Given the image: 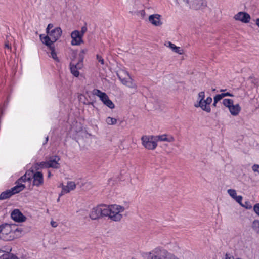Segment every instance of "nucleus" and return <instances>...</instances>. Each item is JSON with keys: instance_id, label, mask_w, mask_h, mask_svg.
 I'll list each match as a JSON object with an SVG mask.
<instances>
[{"instance_id": "1", "label": "nucleus", "mask_w": 259, "mask_h": 259, "mask_svg": "<svg viewBox=\"0 0 259 259\" xmlns=\"http://www.w3.org/2000/svg\"><path fill=\"white\" fill-rule=\"evenodd\" d=\"M22 229L15 225L7 223L0 225V239L4 241H11L20 237Z\"/></svg>"}, {"instance_id": "2", "label": "nucleus", "mask_w": 259, "mask_h": 259, "mask_svg": "<svg viewBox=\"0 0 259 259\" xmlns=\"http://www.w3.org/2000/svg\"><path fill=\"white\" fill-rule=\"evenodd\" d=\"M124 208L122 206L113 205L110 206L101 205V217H108L114 221H120L122 215L120 213L124 211Z\"/></svg>"}, {"instance_id": "3", "label": "nucleus", "mask_w": 259, "mask_h": 259, "mask_svg": "<svg viewBox=\"0 0 259 259\" xmlns=\"http://www.w3.org/2000/svg\"><path fill=\"white\" fill-rule=\"evenodd\" d=\"M62 31L60 27H56L48 32L47 35L44 36L41 34L40 38L43 44L47 46H50V45H54L61 36Z\"/></svg>"}, {"instance_id": "4", "label": "nucleus", "mask_w": 259, "mask_h": 259, "mask_svg": "<svg viewBox=\"0 0 259 259\" xmlns=\"http://www.w3.org/2000/svg\"><path fill=\"white\" fill-rule=\"evenodd\" d=\"M223 104L227 107L231 114L233 116H237L239 114L241 108L238 104L234 105V101L232 99H225L223 100Z\"/></svg>"}, {"instance_id": "5", "label": "nucleus", "mask_w": 259, "mask_h": 259, "mask_svg": "<svg viewBox=\"0 0 259 259\" xmlns=\"http://www.w3.org/2000/svg\"><path fill=\"white\" fill-rule=\"evenodd\" d=\"M187 8L195 10L201 9L206 6L205 0H183Z\"/></svg>"}, {"instance_id": "6", "label": "nucleus", "mask_w": 259, "mask_h": 259, "mask_svg": "<svg viewBox=\"0 0 259 259\" xmlns=\"http://www.w3.org/2000/svg\"><path fill=\"white\" fill-rule=\"evenodd\" d=\"M141 141L143 146L149 150H154L157 146L154 136H143L141 137Z\"/></svg>"}, {"instance_id": "7", "label": "nucleus", "mask_w": 259, "mask_h": 259, "mask_svg": "<svg viewBox=\"0 0 259 259\" xmlns=\"http://www.w3.org/2000/svg\"><path fill=\"white\" fill-rule=\"evenodd\" d=\"M70 66L71 73L75 77L78 76L79 72L78 70L82 68L83 66L82 55L79 54V59L77 63L72 61L70 64Z\"/></svg>"}, {"instance_id": "8", "label": "nucleus", "mask_w": 259, "mask_h": 259, "mask_svg": "<svg viewBox=\"0 0 259 259\" xmlns=\"http://www.w3.org/2000/svg\"><path fill=\"white\" fill-rule=\"evenodd\" d=\"M205 93L204 91L200 92L198 94V100L199 101L198 103L195 104V107H200L203 110L209 113L211 111L210 106H207L206 105L203 104V102L204 100Z\"/></svg>"}, {"instance_id": "9", "label": "nucleus", "mask_w": 259, "mask_h": 259, "mask_svg": "<svg viewBox=\"0 0 259 259\" xmlns=\"http://www.w3.org/2000/svg\"><path fill=\"white\" fill-rule=\"evenodd\" d=\"M12 219L18 222H23L26 220V217L18 209H14L11 214Z\"/></svg>"}, {"instance_id": "10", "label": "nucleus", "mask_w": 259, "mask_h": 259, "mask_svg": "<svg viewBox=\"0 0 259 259\" xmlns=\"http://www.w3.org/2000/svg\"><path fill=\"white\" fill-rule=\"evenodd\" d=\"M153 254L150 259H164L167 251L159 248H155L152 251Z\"/></svg>"}, {"instance_id": "11", "label": "nucleus", "mask_w": 259, "mask_h": 259, "mask_svg": "<svg viewBox=\"0 0 259 259\" xmlns=\"http://www.w3.org/2000/svg\"><path fill=\"white\" fill-rule=\"evenodd\" d=\"M72 39L71 44L72 45H79L83 42L82 37L80 35L79 31L77 30L73 31L71 34Z\"/></svg>"}, {"instance_id": "12", "label": "nucleus", "mask_w": 259, "mask_h": 259, "mask_svg": "<svg viewBox=\"0 0 259 259\" xmlns=\"http://www.w3.org/2000/svg\"><path fill=\"white\" fill-rule=\"evenodd\" d=\"M161 16L159 14H152L149 16V21L155 26H160L162 24L161 21Z\"/></svg>"}, {"instance_id": "13", "label": "nucleus", "mask_w": 259, "mask_h": 259, "mask_svg": "<svg viewBox=\"0 0 259 259\" xmlns=\"http://www.w3.org/2000/svg\"><path fill=\"white\" fill-rule=\"evenodd\" d=\"M234 19L243 23H248L250 19V16L246 12H240L235 15Z\"/></svg>"}, {"instance_id": "14", "label": "nucleus", "mask_w": 259, "mask_h": 259, "mask_svg": "<svg viewBox=\"0 0 259 259\" xmlns=\"http://www.w3.org/2000/svg\"><path fill=\"white\" fill-rule=\"evenodd\" d=\"M60 158L59 156L55 155L51 157L48 161L49 167L58 169L60 167V164L58 162Z\"/></svg>"}, {"instance_id": "15", "label": "nucleus", "mask_w": 259, "mask_h": 259, "mask_svg": "<svg viewBox=\"0 0 259 259\" xmlns=\"http://www.w3.org/2000/svg\"><path fill=\"white\" fill-rule=\"evenodd\" d=\"M33 178V185L38 187L44 183L43 174L41 172L37 171L34 174Z\"/></svg>"}, {"instance_id": "16", "label": "nucleus", "mask_w": 259, "mask_h": 259, "mask_svg": "<svg viewBox=\"0 0 259 259\" xmlns=\"http://www.w3.org/2000/svg\"><path fill=\"white\" fill-rule=\"evenodd\" d=\"M101 205H99L92 209L90 214V217L92 220H96L101 218Z\"/></svg>"}, {"instance_id": "17", "label": "nucleus", "mask_w": 259, "mask_h": 259, "mask_svg": "<svg viewBox=\"0 0 259 259\" xmlns=\"http://www.w3.org/2000/svg\"><path fill=\"white\" fill-rule=\"evenodd\" d=\"M154 138L156 142L158 141H167L168 142H172L175 141V138L173 136L169 135H166V134H163L162 135H158V136H154Z\"/></svg>"}, {"instance_id": "18", "label": "nucleus", "mask_w": 259, "mask_h": 259, "mask_svg": "<svg viewBox=\"0 0 259 259\" xmlns=\"http://www.w3.org/2000/svg\"><path fill=\"white\" fill-rule=\"evenodd\" d=\"M100 100L102 101L104 105L108 107L110 109H113L115 107L114 103L112 101L109 99L107 95L105 93L104 96L100 98Z\"/></svg>"}, {"instance_id": "19", "label": "nucleus", "mask_w": 259, "mask_h": 259, "mask_svg": "<svg viewBox=\"0 0 259 259\" xmlns=\"http://www.w3.org/2000/svg\"><path fill=\"white\" fill-rule=\"evenodd\" d=\"M19 183L17 182L18 184L10 189L13 195L21 192L25 188V185L22 184H20Z\"/></svg>"}, {"instance_id": "20", "label": "nucleus", "mask_w": 259, "mask_h": 259, "mask_svg": "<svg viewBox=\"0 0 259 259\" xmlns=\"http://www.w3.org/2000/svg\"><path fill=\"white\" fill-rule=\"evenodd\" d=\"M122 73L126 75V77L123 78L120 74H117V76L122 84L126 85V83L130 81V79H132V78L127 72L123 71Z\"/></svg>"}, {"instance_id": "21", "label": "nucleus", "mask_w": 259, "mask_h": 259, "mask_svg": "<svg viewBox=\"0 0 259 259\" xmlns=\"http://www.w3.org/2000/svg\"><path fill=\"white\" fill-rule=\"evenodd\" d=\"M13 195V193L10 189L7 190L3 192L0 195V200H5L10 198Z\"/></svg>"}, {"instance_id": "22", "label": "nucleus", "mask_w": 259, "mask_h": 259, "mask_svg": "<svg viewBox=\"0 0 259 259\" xmlns=\"http://www.w3.org/2000/svg\"><path fill=\"white\" fill-rule=\"evenodd\" d=\"M53 45H50V46H47L50 51V54H51V57L55 61L57 62H59V60L57 56V54L55 50V48Z\"/></svg>"}, {"instance_id": "23", "label": "nucleus", "mask_w": 259, "mask_h": 259, "mask_svg": "<svg viewBox=\"0 0 259 259\" xmlns=\"http://www.w3.org/2000/svg\"><path fill=\"white\" fill-rule=\"evenodd\" d=\"M49 168L48 164V161L37 162L34 165V168L36 170H38L41 168Z\"/></svg>"}, {"instance_id": "24", "label": "nucleus", "mask_w": 259, "mask_h": 259, "mask_svg": "<svg viewBox=\"0 0 259 259\" xmlns=\"http://www.w3.org/2000/svg\"><path fill=\"white\" fill-rule=\"evenodd\" d=\"M168 47L170 48L172 51L176 53H177L179 54H182L183 52V50L181 49L180 47L176 46L174 44H172L170 42H168Z\"/></svg>"}, {"instance_id": "25", "label": "nucleus", "mask_w": 259, "mask_h": 259, "mask_svg": "<svg viewBox=\"0 0 259 259\" xmlns=\"http://www.w3.org/2000/svg\"><path fill=\"white\" fill-rule=\"evenodd\" d=\"M0 259H19L16 255L9 254L5 253L3 254L0 256Z\"/></svg>"}, {"instance_id": "26", "label": "nucleus", "mask_w": 259, "mask_h": 259, "mask_svg": "<svg viewBox=\"0 0 259 259\" xmlns=\"http://www.w3.org/2000/svg\"><path fill=\"white\" fill-rule=\"evenodd\" d=\"M252 229L258 234H259V221L255 220L252 222Z\"/></svg>"}, {"instance_id": "27", "label": "nucleus", "mask_w": 259, "mask_h": 259, "mask_svg": "<svg viewBox=\"0 0 259 259\" xmlns=\"http://www.w3.org/2000/svg\"><path fill=\"white\" fill-rule=\"evenodd\" d=\"M106 123L109 125H115L117 123L116 119L108 117L106 119Z\"/></svg>"}, {"instance_id": "28", "label": "nucleus", "mask_w": 259, "mask_h": 259, "mask_svg": "<svg viewBox=\"0 0 259 259\" xmlns=\"http://www.w3.org/2000/svg\"><path fill=\"white\" fill-rule=\"evenodd\" d=\"M126 86L128 87V88L133 89L135 90H136L137 89V85L134 82L132 78L130 79V81H128V82H127V83H126Z\"/></svg>"}, {"instance_id": "29", "label": "nucleus", "mask_w": 259, "mask_h": 259, "mask_svg": "<svg viewBox=\"0 0 259 259\" xmlns=\"http://www.w3.org/2000/svg\"><path fill=\"white\" fill-rule=\"evenodd\" d=\"M93 94L98 96L100 99L103 96L105 95V93L102 92L98 89H94L93 91Z\"/></svg>"}, {"instance_id": "30", "label": "nucleus", "mask_w": 259, "mask_h": 259, "mask_svg": "<svg viewBox=\"0 0 259 259\" xmlns=\"http://www.w3.org/2000/svg\"><path fill=\"white\" fill-rule=\"evenodd\" d=\"M31 179L30 176H28L27 173H26L24 176H22L18 180V182H20L21 181L26 182L27 181H30Z\"/></svg>"}, {"instance_id": "31", "label": "nucleus", "mask_w": 259, "mask_h": 259, "mask_svg": "<svg viewBox=\"0 0 259 259\" xmlns=\"http://www.w3.org/2000/svg\"><path fill=\"white\" fill-rule=\"evenodd\" d=\"M66 186L70 191L73 190L76 188V184L72 181L68 182Z\"/></svg>"}, {"instance_id": "32", "label": "nucleus", "mask_w": 259, "mask_h": 259, "mask_svg": "<svg viewBox=\"0 0 259 259\" xmlns=\"http://www.w3.org/2000/svg\"><path fill=\"white\" fill-rule=\"evenodd\" d=\"M70 191V190L68 189V188L67 187V186H63L62 191L59 196H61L65 193H69Z\"/></svg>"}, {"instance_id": "33", "label": "nucleus", "mask_w": 259, "mask_h": 259, "mask_svg": "<svg viewBox=\"0 0 259 259\" xmlns=\"http://www.w3.org/2000/svg\"><path fill=\"white\" fill-rule=\"evenodd\" d=\"M212 99L210 97H208L206 100H204L203 102V104L206 105L207 106H210L209 105L212 102Z\"/></svg>"}, {"instance_id": "34", "label": "nucleus", "mask_w": 259, "mask_h": 259, "mask_svg": "<svg viewBox=\"0 0 259 259\" xmlns=\"http://www.w3.org/2000/svg\"><path fill=\"white\" fill-rule=\"evenodd\" d=\"M228 194L233 198H234L236 195V192L234 189H229L228 190Z\"/></svg>"}, {"instance_id": "35", "label": "nucleus", "mask_w": 259, "mask_h": 259, "mask_svg": "<svg viewBox=\"0 0 259 259\" xmlns=\"http://www.w3.org/2000/svg\"><path fill=\"white\" fill-rule=\"evenodd\" d=\"M223 98V95L222 94H218L214 97V101H215V102H218L219 101H220L222 98Z\"/></svg>"}, {"instance_id": "36", "label": "nucleus", "mask_w": 259, "mask_h": 259, "mask_svg": "<svg viewBox=\"0 0 259 259\" xmlns=\"http://www.w3.org/2000/svg\"><path fill=\"white\" fill-rule=\"evenodd\" d=\"M164 259H178L176 257H175L174 255L169 253L167 251V254L165 255Z\"/></svg>"}, {"instance_id": "37", "label": "nucleus", "mask_w": 259, "mask_h": 259, "mask_svg": "<svg viewBox=\"0 0 259 259\" xmlns=\"http://www.w3.org/2000/svg\"><path fill=\"white\" fill-rule=\"evenodd\" d=\"M87 28L85 26L82 27L81 29V31H79L80 32V35L82 37L84 34L87 32Z\"/></svg>"}, {"instance_id": "38", "label": "nucleus", "mask_w": 259, "mask_h": 259, "mask_svg": "<svg viewBox=\"0 0 259 259\" xmlns=\"http://www.w3.org/2000/svg\"><path fill=\"white\" fill-rule=\"evenodd\" d=\"M253 210L256 214L259 216V203H257L254 205Z\"/></svg>"}, {"instance_id": "39", "label": "nucleus", "mask_w": 259, "mask_h": 259, "mask_svg": "<svg viewBox=\"0 0 259 259\" xmlns=\"http://www.w3.org/2000/svg\"><path fill=\"white\" fill-rule=\"evenodd\" d=\"M238 203H239L240 205L242 204L241 201L242 200V197L241 196H236V197L234 198Z\"/></svg>"}, {"instance_id": "40", "label": "nucleus", "mask_w": 259, "mask_h": 259, "mask_svg": "<svg viewBox=\"0 0 259 259\" xmlns=\"http://www.w3.org/2000/svg\"><path fill=\"white\" fill-rule=\"evenodd\" d=\"M96 57H97V59L98 61V62H100L101 64L103 65L104 63V59L102 58V57L99 55H97Z\"/></svg>"}, {"instance_id": "41", "label": "nucleus", "mask_w": 259, "mask_h": 259, "mask_svg": "<svg viewBox=\"0 0 259 259\" xmlns=\"http://www.w3.org/2000/svg\"><path fill=\"white\" fill-rule=\"evenodd\" d=\"M252 169L255 172H258L259 173V165L254 164L252 166Z\"/></svg>"}, {"instance_id": "42", "label": "nucleus", "mask_w": 259, "mask_h": 259, "mask_svg": "<svg viewBox=\"0 0 259 259\" xmlns=\"http://www.w3.org/2000/svg\"><path fill=\"white\" fill-rule=\"evenodd\" d=\"M53 24H51V23H50L48 24L47 27V29H46V32H47V33H48V32H50V30L53 27Z\"/></svg>"}, {"instance_id": "43", "label": "nucleus", "mask_w": 259, "mask_h": 259, "mask_svg": "<svg viewBox=\"0 0 259 259\" xmlns=\"http://www.w3.org/2000/svg\"><path fill=\"white\" fill-rule=\"evenodd\" d=\"M246 205L241 204V205L247 209H250L251 208V206L249 204L248 202H245Z\"/></svg>"}, {"instance_id": "44", "label": "nucleus", "mask_w": 259, "mask_h": 259, "mask_svg": "<svg viewBox=\"0 0 259 259\" xmlns=\"http://www.w3.org/2000/svg\"><path fill=\"white\" fill-rule=\"evenodd\" d=\"M222 94L223 95V98L225 97H226V96H230V97H233L234 96V95L233 94H230L229 92L222 93Z\"/></svg>"}, {"instance_id": "45", "label": "nucleus", "mask_w": 259, "mask_h": 259, "mask_svg": "<svg viewBox=\"0 0 259 259\" xmlns=\"http://www.w3.org/2000/svg\"><path fill=\"white\" fill-rule=\"evenodd\" d=\"M5 47L6 48H7L8 49L11 50V46L9 45L8 42H6L5 44Z\"/></svg>"}, {"instance_id": "46", "label": "nucleus", "mask_w": 259, "mask_h": 259, "mask_svg": "<svg viewBox=\"0 0 259 259\" xmlns=\"http://www.w3.org/2000/svg\"><path fill=\"white\" fill-rule=\"evenodd\" d=\"M51 225L53 227H56L57 226V223L56 222L52 221L51 222Z\"/></svg>"}, {"instance_id": "47", "label": "nucleus", "mask_w": 259, "mask_h": 259, "mask_svg": "<svg viewBox=\"0 0 259 259\" xmlns=\"http://www.w3.org/2000/svg\"><path fill=\"white\" fill-rule=\"evenodd\" d=\"M225 258L226 259H234V257L233 256H229V255L226 254V255H225Z\"/></svg>"}, {"instance_id": "48", "label": "nucleus", "mask_w": 259, "mask_h": 259, "mask_svg": "<svg viewBox=\"0 0 259 259\" xmlns=\"http://www.w3.org/2000/svg\"><path fill=\"white\" fill-rule=\"evenodd\" d=\"M256 24L259 27V18H257L256 20Z\"/></svg>"}, {"instance_id": "49", "label": "nucleus", "mask_w": 259, "mask_h": 259, "mask_svg": "<svg viewBox=\"0 0 259 259\" xmlns=\"http://www.w3.org/2000/svg\"><path fill=\"white\" fill-rule=\"evenodd\" d=\"M218 102H215V101H214V102L212 104V106L215 107L217 106V104Z\"/></svg>"}, {"instance_id": "50", "label": "nucleus", "mask_w": 259, "mask_h": 259, "mask_svg": "<svg viewBox=\"0 0 259 259\" xmlns=\"http://www.w3.org/2000/svg\"><path fill=\"white\" fill-rule=\"evenodd\" d=\"M51 176V172L50 171H48V177H50Z\"/></svg>"}, {"instance_id": "51", "label": "nucleus", "mask_w": 259, "mask_h": 259, "mask_svg": "<svg viewBox=\"0 0 259 259\" xmlns=\"http://www.w3.org/2000/svg\"><path fill=\"white\" fill-rule=\"evenodd\" d=\"M48 141V137H47L46 138V142H45V143H46Z\"/></svg>"}, {"instance_id": "52", "label": "nucleus", "mask_w": 259, "mask_h": 259, "mask_svg": "<svg viewBox=\"0 0 259 259\" xmlns=\"http://www.w3.org/2000/svg\"><path fill=\"white\" fill-rule=\"evenodd\" d=\"M85 52H86V50H82V53H84Z\"/></svg>"}, {"instance_id": "53", "label": "nucleus", "mask_w": 259, "mask_h": 259, "mask_svg": "<svg viewBox=\"0 0 259 259\" xmlns=\"http://www.w3.org/2000/svg\"><path fill=\"white\" fill-rule=\"evenodd\" d=\"M226 90H223V89H221V90H220V92H224V91H226Z\"/></svg>"}]
</instances>
